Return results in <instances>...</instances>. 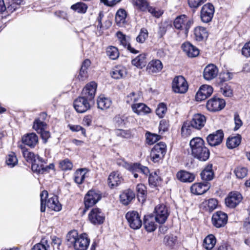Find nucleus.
Segmentation results:
<instances>
[{
	"mask_svg": "<svg viewBox=\"0 0 250 250\" xmlns=\"http://www.w3.org/2000/svg\"><path fill=\"white\" fill-rule=\"evenodd\" d=\"M182 47L183 51L189 57H196L199 54V49L188 42L184 43Z\"/></svg>",
	"mask_w": 250,
	"mask_h": 250,
	"instance_id": "393cba45",
	"label": "nucleus"
},
{
	"mask_svg": "<svg viewBox=\"0 0 250 250\" xmlns=\"http://www.w3.org/2000/svg\"><path fill=\"white\" fill-rule=\"evenodd\" d=\"M148 37L147 30L145 28L141 29L139 35L136 38V41L138 42L143 43Z\"/></svg>",
	"mask_w": 250,
	"mask_h": 250,
	"instance_id": "bf43d9fd",
	"label": "nucleus"
},
{
	"mask_svg": "<svg viewBox=\"0 0 250 250\" xmlns=\"http://www.w3.org/2000/svg\"><path fill=\"white\" fill-rule=\"evenodd\" d=\"M49 246L46 243V241H42L41 243L36 244L31 250H47Z\"/></svg>",
	"mask_w": 250,
	"mask_h": 250,
	"instance_id": "774afa93",
	"label": "nucleus"
},
{
	"mask_svg": "<svg viewBox=\"0 0 250 250\" xmlns=\"http://www.w3.org/2000/svg\"><path fill=\"white\" fill-rule=\"evenodd\" d=\"M22 143L31 148H34L38 144V136L35 133H27L21 138Z\"/></svg>",
	"mask_w": 250,
	"mask_h": 250,
	"instance_id": "412c9836",
	"label": "nucleus"
},
{
	"mask_svg": "<svg viewBox=\"0 0 250 250\" xmlns=\"http://www.w3.org/2000/svg\"><path fill=\"white\" fill-rule=\"evenodd\" d=\"M6 163L10 167H13L18 164V159L15 154L11 152L6 157Z\"/></svg>",
	"mask_w": 250,
	"mask_h": 250,
	"instance_id": "603ef678",
	"label": "nucleus"
},
{
	"mask_svg": "<svg viewBox=\"0 0 250 250\" xmlns=\"http://www.w3.org/2000/svg\"><path fill=\"white\" fill-rule=\"evenodd\" d=\"M146 142L148 145H152L159 140L160 136L147 132L146 133Z\"/></svg>",
	"mask_w": 250,
	"mask_h": 250,
	"instance_id": "6e6d98bb",
	"label": "nucleus"
},
{
	"mask_svg": "<svg viewBox=\"0 0 250 250\" xmlns=\"http://www.w3.org/2000/svg\"><path fill=\"white\" fill-rule=\"evenodd\" d=\"M162 179L158 175L157 171H154L149 174L148 182L150 186L152 187H155L159 186Z\"/></svg>",
	"mask_w": 250,
	"mask_h": 250,
	"instance_id": "ea45409f",
	"label": "nucleus"
},
{
	"mask_svg": "<svg viewBox=\"0 0 250 250\" xmlns=\"http://www.w3.org/2000/svg\"><path fill=\"white\" fill-rule=\"evenodd\" d=\"M71 8L74 11L81 14L86 13L88 6L87 4L82 2H79L71 6Z\"/></svg>",
	"mask_w": 250,
	"mask_h": 250,
	"instance_id": "c03bdc74",
	"label": "nucleus"
},
{
	"mask_svg": "<svg viewBox=\"0 0 250 250\" xmlns=\"http://www.w3.org/2000/svg\"><path fill=\"white\" fill-rule=\"evenodd\" d=\"M90 239L86 233H83L78 237L74 248L76 250H86L89 245Z\"/></svg>",
	"mask_w": 250,
	"mask_h": 250,
	"instance_id": "6ab92c4d",
	"label": "nucleus"
},
{
	"mask_svg": "<svg viewBox=\"0 0 250 250\" xmlns=\"http://www.w3.org/2000/svg\"><path fill=\"white\" fill-rule=\"evenodd\" d=\"M201 177L204 182H207L213 179L214 172L212 170V165L208 164L201 172Z\"/></svg>",
	"mask_w": 250,
	"mask_h": 250,
	"instance_id": "473e14b6",
	"label": "nucleus"
},
{
	"mask_svg": "<svg viewBox=\"0 0 250 250\" xmlns=\"http://www.w3.org/2000/svg\"><path fill=\"white\" fill-rule=\"evenodd\" d=\"M59 167L63 171L70 170L73 168V164L70 160L65 159L60 161Z\"/></svg>",
	"mask_w": 250,
	"mask_h": 250,
	"instance_id": "864d4df0",
	"label": "nucleus"
},
{
	"mask_svg": "<svg viewBox=\"0 0 250 250\" xmlns=\"http://www.w3.org/2000/svg\"><path fill=\"white\" fill-rule=\"evenodd\" d=\"M125 218L129 227L133 229H138L142 225L140 215L136 211H128L125 214Z\"/></svg>",
	"mask_w": 250,
	"mask_h": 250,
	"instance_id": "0eeeda50",
	"label": "nucleus"
},
{
	"mask_svg": "<svg viewBox=\"0 0 250 250\" xmlns=\"http://www.w3.org/2000/svg\"><path fill=\"white\" fill-rule=\"evenodd\" d=\"M193 126H191V124L188 121L184 123L181 128V134L184 137H187L191 135L193 131Z\"/></svg>",
	"mask_w": 250,
	"mask_h": 250,
	"instance_id": "49530a36",
	"label": "nucleus"
},
{
	"mask_svg": "<svg viewBox=\"0 0 250 250\" xmlns=\"http://www.w3.org/2000/svg\"><path fill=\"white\" fill-rule=\"evenodd\" d=\"M176 177L178 180L183 183H191L195 179V175L186 170H180L176 174Z\"/></svg>",
	"mask_w": 250,
	"mask_h": 250,
	"instance_id": "a878e982",
	"label": "nucleus"
},
{
	"mask_svg": "<svg viewBox=\"0 0 250 250\" xmlns=\"http://www.w3.org/2000/svg\"><path fill=\"white\" fill-rule=\"evenodd\" d=\"M98 108L101 110H106L109 108L112 104L111 100L104 95H100L97 100Z\"/></svg>",
	"mask_w": 250,
	"mask_h": 250,
	"instance_id": "7c9ffc66",
	"label": "nucleus"
},
{
	"mask_svg": "<svg viewBox=\"0 0 250 250\" xmlns=\"http://www.w3.org/2000/svg\"><path fill=\"white\" fill-rule=\"evenodd\" d=\"M206 122V118L205 116L201 114L194 115L192 120L188 121L191 124V126L197 129L202 128L204 126Z\"/></svg>",
	"mask_w": 250,
	"mask_h": 250,
	"instance_id": "b1692460",
	"label": "nucleus"
},
{
	"mask_svg": "<svg viewBox=\"0 0 250 250\" xmlns=\"http://www.w3.org/2000/svg\"><path fill=\"white\" fill-rule=\"evenodd\" d=\"M79 236V235L76 230H73L69 231L66 236L68 245H72L74 246Z\"/></svg>",
	"mask_w": 250,
	"mask_h": 250,
	"instance_id": "de8ad7c7",
	"label": "nucleus"
},
{
	"mask_svg": "<svg viewBox=\"0 0 250 250\" xmlns=\"http://www.w3.org/2000/svg\"><path fill=\"white\" fill-rule=\"evenodd\" d=\"M214 13V6L208 3L203 5L200 12V18L202 22L208 23L212 19Z\"/></svg>",
	"mask_w": 250,
	"mask_h": 250,
	"instance_id": "1a4fd4ad",
	"label": "nucleus"
},
{
	"mask_svg": "<svg viewBox=\"0 0 250 250\" xmlns=\"http://www.w3.org/2000/svg\"><path fill=\"white\" fill-rule=\"evenodd\" d=\"M164 243L167 246L172 248L177 243V238L172 234L167 235L164 237Z\"/></svg>",
	"mask_w": 250,
	"mask_h": 250,
	"instance_id": "a18cd8bd",
	"label": "nucleus"
},
{
	"mask_svg": "<svg viewBox=\"0 0 250 250\" xmlns=\"http://www.w3.org/2000/svg\"><path fill=\"white\" fill-rule=\"evenodd\" d=\"M19 147L22 150V153L23 156L26 159L27 162H33L35 159L37 158V156L38 155H35V154L31 152H30L28 150V149L25 148L23 145H21L19 146Z\"/></svg>",
	"mask_w": 250,
	"mask_h": 250,
	"instance_id": "37998d69",
	"label": "nucleus"
},
{
	"mask_svg": "<svg viewBox=\"0 0 250 250\" xmlns=\"http://www.w3.org/2000/svg\"><path fill=\"white\" fill-rule=\"evenodd\" d=\"M131 108L133 111L138 115H143L150 112L149 107L143 103L132 104Z\"/></svg>",
	"mask_w": 250,
	"mask_h": 250,
	"instance_id": "bb28decb",
	"label": "nucleus"
},
{
	"mask_svg": "<svg viewBox=\"0 0 250 250\" xmlns=\"http://www.w3.org/2000/svg\"><path fill=\"white\" fill-rule=\"evenodd\" d=\"M127 72L126 68L123 66L115 67L111 72V76L115 79H119L125 77Z\"/></svg>",
	"mask_w": 250,
	"mask_h": 250,
	"instance_id": "f704fd0d",
	"label": "nucleus"
},
{
	"mask_svg": "<svg viewBox=\"0 0 250 250\" xmlns=\"http://www.w3.org/2000/svg\"><path fill=\"white\" fill-rule=\"evenodd\" d=\"M241 53L245 57H250V41L244 44L242 49Z\"/></svg>",
	"mask_w": 250,
	"mask_h": 250,
	"instance_id": "338daca9",
	"label": "nucleus"
},
{
	"mask_svg": "<svg viewBox=\"0 0 250 250\" xmlns=\"http://www.w3.org/2000/svg\"><path fill=\"white\" fill-rule=\"evenodd\" d=\"M154 213L155 221L159 224L164 223L169 215L167 208L162 204L155 207Z\"/></svg>",
	"mask_w": 250,
	"mask_h": 250,
	"instance_id": "f8f14e48",
	"label": "nucleus"
},
{
	"mask_svg": "<svg viewBox=\"0 0 250 250\" xmlns=\"http://www.w3.org/2000/svg\"><path fill=\"white\" fill-rule=\"evenodd\" d=\"M172 89L175 93H184L188 89V85L185 78L181 76L176 77L172 82Z\"/></svg>",
	"mask_w": 250,
	"mask_h": 250,
	"instance_id": "9d476101",
	"label": "nucleus"
},
{
	"mask_svg": "<svg viewBox=\"0 0 250 250\" xmlns=\"http://www.w3.org/2000/svg\"><path fill=\"white\" fill-rule=\"evenodd\" d=\"M46 161L39 156H37V159H35L32 162V169L38 174H44L47 173L51 169H53L54 165L53 164H50L48 166H44Z\"/></svg>",
	"mask_w": 250,
	"mask_h": 250,
	"instance_id": "20e7f679",
	"label": "nucleus"
},
{
	"mask_svg": "<svg viewBox=\"0 0 250 250\" xmlns=\"http://www.w3.org/2000/svg\"><path fill=\"white\" fill-rule=\"evenodd\" d=\"M136 190L139 201L143 202L146 197V187L143 184H138L136 187Z\"/></svg>",
	"mask_w": 250,
	"mask_h": 250,
	"instance_id": "79ce46f5",
	"label": "nucleus"
},
{
	"mask_svg": "<svg viewBox=\"0 0 250 250\" xmlns=\"http://www.w3.org/2000/svg\"><path fill=\"white\" fill-rule=\"evenodd\" d=\"M127 169L132 172H138L147 175L149 170L146 167L143 166L138 163L133 164H128L126 167Z\"/></svg>",
	"mask_w": 250,
	"mask_h": 250,
	"instance_id": "2f4dec72",
	"label": "nucleus"
},
{
	"mask_svg": "<svg viewBox=\"0 0 250 250\" xmlns=\"http://www.w3.org/2000/svg\"><path fill=\"white\" fill-rule=\"evenodd\" d=\"M218 72V69L215 65L208 64L204 69V78L207 80H212L217 76Z\"/></svg>",
	"mask_w": 250,
	"mask_h": 250,
	"instance_id": "4be33fe9",
	"label": "nucleus"
},
{
	"mask_svg": "<svg viewBox=\"0 0 250 250\" xmlns=\"http://www.w3.org/2000/svg\"><path fill=\"white\" fill-rule=\"evenodd\" d=\"M106 53L109 57L112 60L116 59L119 55L118 49L114 46H110L108 47Z\"/></svg>",
	"mask_w": 250,
	"mask_h": 250,
	"instance_id": "4d7b16f0",
	"label": "nucleus"
},
{
	"mask_svg": "<svg viewBox=\"0 0 250 250\" xmlns=\"http://www.w3.org/2000/svg\"><path fill=\"white\" fill-rule=\"evenodd\" d=\"M126 12L125 10L120 9L118 10L115 16V21L117 24L120 26L124 24L126 21Z\"/></svg>",
	"mask_w": 250,
	"mask_h": 250,
	"instance_id": "a19ab883",
	"label": "nucleus"
},
{
	"mask_svg": "<svg viewBox=\"0 0 250 250\" xmlns=\"http://www.w3.org/2000/svg\"><path fill=\"white\" fill-rule=\"evenodd\" d=\"M194 35L195 39L199 42L203 41L208 37L206 28L202 26H198L194 28Z\"/></svg>",
	"mask_w": 250,
	"mask_h": 250,
	"instance_id": "72a5a7b5",
	"label": "nucleus"
},
{
	"mask_svg": "<svg viewBox=\"0 0 250 250\" xmlns=\"http://www.w3.org/2000/svg\"><path fill=\"white\" fill-rule=\"evenodd\" d=\"M132 3L136 9L142 11H146V8L147 7L146 0H133Z\"/></svg>",
	"mask_w": 250,
	"mask_h": 250,
	"instance_id": "09e8293b",
	"label": "nucleus"
},
{
	"mask_svg": "<svg viewBox=\"0 0 250 250\" xmlns=\"http://www.w3.org/2000/svg\"><path fill=\"white\" fill-rule=\"evenodd\" d=\"M139 99L138 95L135 92H131L126 96L125 100L126 103L128 104H134V103L137 102Z\"/></svg>",
	"mask_w": 250,
	"mask_h": 250,
	"instance_id": "052dcab7",
	"label": "nucleus"
},
{
	"mask_svg": "<svg viewBox=\"0 0 250 250\" xmlns=\"http://www.w3.org/2000/svg\"><path fill=\"white\" fill-rule=\"evenodd\" d=\"M169 24L166 22H161L159 25L158 34L160 38L164 36L167 32Z\"/></svg>",
	"mask_w": 250,
	"mask_h": 250,
	"instance_id": "e2e57ef3",
	"label": "nucleus"
},
{
	"mask_svg": "<svg viewBox=\"0 0 250 250\" xmlns=\"http://www.w3.org/2000/svg\"><path fill=\"white\" fill-rule=\"evenodd\" d=\"M193 20L183 14L177 16L173 21V25L175 29L183 31L186 34H188L189 28L193 24Z\"/></svg>",
	"mask_w": 250,
	"mask_h": 250,
	"instance_id": "7ed1b4c3",
	"label": "nucleus"
},
{
	"mask_svg": "<svg viewBox=\"0 0 250 250\" xmlns=\"http://www.w3.org/2000/svg\"><path fill=\"white\" fill-rule=\"evenodd\" d=\"M126 118L123 115H118L113 119V122L116 126L121 127L125 125Z\"/></svg>",
	"mask_w": 250,
	"mask_h": 250,
	"instance_id": "13d9d810",
	"label": "nucleus"
},
{
	"mask_svg": "<svg viewBox=\"0 0 250 250\" xmlns=\"http://www.w3.org/2000/svg\"><path fill=\"white\" fill-rule=\"evenodd\" d=\"M132 65L138 68H142L146 63V58L145 54H141L133 59L131 61Z\"/></svg>",
	"mask_w": 250,
	"mask_h": 250,
	"instance_id": "e433bc0d",
	"label": "nucleus"
},
{
	"mask_svg": "<svg viewBox=\"0 0 250 250\" xmlns=\"http://www.w3.org/2000/svg\"><path fill=\"white\" fill-rule=\"evenodd\" d=\"M151 13L153 16L156 18H159L163 13V11L159 9H157L154 7L149 6L147 2V7L146 8L147 10Z\"/></svg>",
	"mask_w": 250,
	"mask_h": 250,
	"instance_id": "69168bd1",
	"label": "nucleus"
},
{
	"mask_svg": "<svg viewBox=\"0 0 250 250\" xmlns=\"http://www.w3.org/2000/svg\"><path fill=\"white\" fill-rule=\"evenodd\" d=\"M115 133L118 137L123 138H128L131 136L130 131L128 130L118 129L115 130Z\"/></svg>",
	"mask_w": 250,
	"mask_h": 250,
	"instance_id": "0e129e2a",
	"label": "nucleus"
},
{
	"mask_svg": "<svg viewBox=\"0 0 250 250\" xmlns=\"http://www.w3.org/2000/svg\"><path fill=\"white\" fill-rule=\"evenodd\" d=\"M167 110L166 105L164 103H161L156 110V113L160 118H163L166 114Z\"/></svg>",
	"mask_w": 250,
	"mask_h": 250,
	"instance_id": "680f3d73",
	"label": "nucleus"
},
{
	"mask_svg": "<svg viewBox=\"0 0 250 250\" xmlns=\"http://www.w3.org/2000/svg\"><path fill=\"white\" fill-rule=\"evenodd\" d=\"M210 185L208 182L194 183L190 187L191 192L196 195H201L207 192Z\"/></svg>",
	"mask_w": 250,
	"mask_h": 250,
	"instance_id": "a211bd4d",
	"label": "nucleus"
},
{
	"mask_svg": "<svg viewBox=\"0 0 250 250\" xmlns=\"http://www.w3.org/2000/svg\"><path fill=\"white\" fill-rule=\"evenodd\" d=\"M192 156L201 161H207L210 152L208 149L205 146L204 140L200 137L193 138L189 143Z\"/></svg>",
	"mask_w": 250,
	"mask_h": 250,
	"instance_id": "f257e3e1",
	"label": "nucleus"
},
{
	"mask_svg": "<svg viewBox=\"0 0 250 250\" xmlns=\"http://www.w3.org/2000/svg\"><path fill=\"white\" fill-rule=\"evenodd\" d=\"M48 192L46 190L42 191L40 194L41 211L44 212L45 211L46 206L49 208L54 211H60L62 208V206L59 203L57 197L53 196L49 198L46 202V198L48 196Z\"/></svg>",
	"mask_w": 250,
	"mask_h": 250,
	"instance_id": "f03ea898",
	"label": "nucleus"
},
{
	"mask_svg": "<svg viewBox=\"0 0 250 250\" xmlns=\"http://www.w3.org/2000/svg\"><path fill=\"white\" fill-rule=\"evenodd\" d=\"M135 194L131 189L125 190L120 196V202L124 205H128L135 198Z\"/></svg>",
	"mask_w": 250,
	"mask_h": 250,
	"instance_id": "c756f323",
	"label": "nucleus"
},
{
	"mask_svg": "<svg viewBox=\"0 0 250 250\" xmlns=\"http://www.w3.org/2000/svg\"><path fill=\"white\" fill-rule=\"evenodd\" d=\"M225 105L226 102L224 99L214 96L208 100L206 106L208 110L217 112L223 109Z\"/></svg>",
	"mask_w": 250,
	"mask_h": 250,
	"instance_id": "6e6552de",
	"label": "nucleus"
},
{
	"mask_svg": "<svg viewBox=\"0 0 250 250\" xmlns=\"http://www.w3.org/2000/svg\"><path fill=\"white\" fill-rule=\"evenodd\" d=\"M241 141V137L240 135L235 136L229 137L226 142L227 146L229 149H232L238 146Z\"/></svg>",
	"mask_w": 250,
	"mask_h": 250,
	"instance_id": "c9c22d12",
	"label": "nucleus"
},
{
	"mask_svg": "<svg viewBox=\"0 0 250 250\" xmlns=\"http://www.w3.org/2000/svg\"><path fill=\"white\" fill-rule=\"evenodd\" d=\"M87 172L86 168H80L76 171L74 174V181L78 184L83 183Z\"/></svg>",
	"mask_w": 250,
	"mask_h": 250,
	"instance_id": "4c0bfd02",
	"label": "nucleus"
},
{
	"mask_svg": "<svg viewBox=\"0 0 250 250\" xmlns=\"http://www.w3.org/2000/svg\"><path fill=\"white\" fill-rule=\"evenodd\" d=\"M92 103V101L81 95L75 100L73 106L77 112L83 113L90 109Z\"/></svg>",
	"mask_w": 250,
	"mask_h": 250,
	"instance_id": "39448f33",
	"label": "nucleus"
},
{
	"mask_svg": "<svg viewBox=\"0 0 250 250\" xmlns=\"http://www.w3.org/2000/svg\"><path fill=\"white\" fill-rule=\"evenodd\" d=\"M122 181V177L118 172H113L108 176V184L111 188H114L119 185Z\"/></svg>",
	"mask_w": 250,
	"mask_h": 250,
	"instance_id": "cd10ccee",
	"label": "nucleus"
},
{
	"mask_svg": "<svg viewBox=\"0 0 250 250\" xmlns=\"http://www.w3.org/2000/svg\"><path fill=\"white\" fill-rule=\"evenodd\" d=\"M204 204L207 210L211 212L215 209L218 206V201L214 198H211L206 200Z\"/></svg>",
	"mask_w": 250,
	"mask_h": 250,
	"instance_id": "8fccbe9b",
	"label": "nucleus"
},
{
	"mask_svg": "<svg viewBox=\"0 0 250 250\" xmlns=\"http://www.w3.org/2000/svg\"><path fill=\"white\" fill-rule=\"evenodd\" d=\"M243 197L238 191L229 192L225 198V204L229 208H234L242 201Z\"/></svg>",
	"mask_w": 250,
	"mask_h": 250,
	"instance_id": "9b49d317",
	"label": "nucleus"
},
{
	"mask_svg": "<svg viewBox=\"0 0 250 250\" xmlns=\"http://www.w3.org/2000/svg\"><path fill=\"white\" fill-rule=\"evenodd\" d=\"M213 92V88L208 85H202L197 92L195 99L197 101H202L210 96Z\"/></svg>",
	"mask_w": 250,
	"mask_h": 250,
	"instance_id": "aec40b11",
	"label": "nucleus"
},
{
	"mask_svg": "<svg viewBox=\"0 0 250 250\" xmlns=\"http://www.w3.org/2000/svg\"><path fill=\"white\" fill-rule=\"evenodd\" d=\"M216 242V238L213 235H208L204 240L203 246L207 250H211L215 245Z\"/></svg>",
	"mask_w": 250,
	"mask_h": 250,
	"instance_id": "58836bf2",
	"label": "nucleus"
},
{
	"mask_svg": "<svg viewBox=\"0 0 250 250\" xmlns=\"http://www.w3.org/2000/svg\"><path fill=\"white\" fill-rule=\"evenodd\" d=\"M46 124L40 119H36L34 122L33 128L39 133L42 130L45 129Z\"/></svg>",
	"mask_w": 250,
	"mask_h": 250,
	"instance_id": "3c124183",
	"label": "nucleus"
},
{
	"mask_svg": "<svg viewBox=\"0 0 250 250\" xmlns=\"http://www.w3.org/2000/svg\"><path fill=\"white\" fill-rule=\"evenodd\" d=\"M97 84L95 82H91L83 88L81 95L93 101L97 90Z\"/></svg>",
	"mask_w": 250,
	"mask_h": 250,
	"instance_id": "f3484780",
	"label": "nucleus"
},
{
	"mask_svg": "<svg viewBox=\"0 0 250 250\" xmlns=\"http://www.w3.org/2000/svg\"><path fill=\"white\" fill-rule=\"evenodd\" d=\"M211 221L213 225L216 228H221L227 224L228 216L225 213L218 211L213 214Z\"/></svg>",
	"mask_w": 250,
	"mask_h": 250,
	"instance_id": "ddd939ff",
	"label": "nucleus"
},
{
	"mask_svg": "<svg viewBox=\"0 0 250 250\" xmlns=\"http://www.w3.org/2000/svg\"><path fill=\"white\" fill-rule=\"evenodd\" d=\"M167 151V146L163 142H160L156 144L152 149L150 153V157L151 160L154 162H158L162 159Z\"/></svg>",
	"mask_w": 250,
	"mask_h": 250,
	"instance_id": "423d86ee",
	"label": "nucleus"
},
{
	"mask_svg": "<svg viewBox=\"0 0 250 250\" xmlns=\"http://www.w3.org/2000/svg\"><path fill=\"white\" fill-rule=\"evenodd\" d=\"M101 198V195L98 192L91 190L86 194L84 197V205L86 208L95 205Z\"/></svg>",
	"mask_w": 250,
	"mask_h": 250,
	"instance_id": "2eb2a0df",
	"label": "nucleus"
},
{
	"mask_svg": "<svg viewBox=\"0 0 250 250\" xmlns=\"http://www.w3.org/2000/svg\"><path fill=\"white\" fill-rule=\"evenodd\" d=\"M155 221V217L152 214L145 216L144 225L147 231L152 232L156 229V224Z\"/></svg>",
	"mask_w": 250,
	"mask_h": 250,
	"instance_id": "c85d7f7f",
	"label": "nucleus"
},
{
	"mask_svg": "<svg viewBox=\"0 0 250 250\" xmlns=\"http://www.w3.org/2000/svg\"><path fill=\"white\" fill-rule=\"evenodd\" d=\"M234 172L238 178L243 179L247 175L248 169L245 167L239 166L235 169Z\"/></svg>",
	"mask_w": 250,
	"mask_h": 250,
	"instance_id": "5fc2aeb1",
	"label": "nucleus"
},
{
	"mask_svg": "<svg viewBox=\"0 0 250 250\" xmlns=\"http://www.w3.org/2000/svg\"><path fill=\"white\" fill-rule=\"evenodd\" d=\"M90 222L94 224H101L104 220V216L101 209L98 208H93L88 214Z\"/></svg>",
	"mask_w": 250,
	"mask_h": 250,
	"instance_id": "4468645a",
	"label": "nucleus"
},
{
	"mask_svg": "<svg viewBox=\"0 0 250 250\" xmlns=\"http://www.w3.org/2000/svg\"><path fill=\"white\" fill-rule=\"evenodd\" d=\"M224 138V132L220 129L210 134L207 137V140L209 145L215 146L219 145Z\"/></svg>",
	"mask_w": 250,
	"mask_h": 250,
	"instance_id": "dca6fc26",
	"label": "nucleus"
},
{
	"mask_svg": "<svg viewBox=\"0 0 250 250\" xmlns=\"http://www.w3.org/2000/svg\"><path fill=\"white\" fill-rule=\"evenodd\" d=\"M163 67L162 62L159 60H153L147 64L146 71L152 74L158 73L161 71Z\"/></svg>",
	"mask_w": 250,
	"mask_h": 250,
	"instance_id": "5701e85b",
	"label": "nucleus"
}]
</instances>
